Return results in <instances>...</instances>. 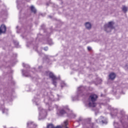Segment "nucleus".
<instances>
[{
    "label": "nucleus",
    "mask_w": 128,
    "mask_h": 128,
    "mask_svg": "<svg viewBox=\"0 0 128 128\" xmlns=\"http://www.w3.org/2000/svg\"><path fill=\"white\" fill-rule=\"evenodd\" d=\"M96 98H98V96L96 94H91L88 99V104L90 108H94L96 106Z\"/></svg>",
    "instance_id": "f257e3e1"
},
{
    "label": "nucleus",
    "mask_w": 128,
    "mask_h": 128,
    "mask_svg": "<svg viewBox=\"0 0 128 128\" xmlns=\"http://www.w3.org/2000/svg\"><path fill=\"white\" fill-rule=\"evenodd\" d=\"M114 23L113 22H110L108 24H106L104 25V30L106 32H110L112 30H114Z\"/></svg>",
    "instance_id": "f03ea898"
},
{
    "label": "nucleus",
    "mask_w": 128,
    "mask_h": 128,
    "mask_svg": "<svg viewBox=\"0 0 128 128\" xmlns=\"http://www.w3.org/2000/svg\"><path fill=\"white\" fill-rule=\"evenodd\" d=\"M46 76H49L50 78L52 79V84L55 86H56V80H58V78H56L54 74H53L52 72L48 71L46 72Z\"/></svg>",
    "instance_id": "7ed1b4c3"
},
{
    "label": "nucleus",
    "mask_w": 128,
    "mask_h": 128,
    "mask_svg": "<svg viewBox=\"0 0 128 128\" xmlns=\"http://www.w3.org/2000/svg\"><path fill=\"white\" fill-rule=\"evenodd\" d=\"M38 110H40L39 112V118L38 120H44L46 118L47 112L44 109H42V108H38Z\"/></svg>",
    "instance_id": "20e7f679"
},
{
    "label": "nucleus",
    "mask_w": 128,
    "mask_h": 128,
    "mask_svg": "<svg viewBox=\"0 0 128 128\" xmlns=\"http://www.w3.org/2000/svg\"><path fill=\"white\" fill-rule=\"evenodd\" d=\"M68 110H70L68 107H64L60 109H58L56 114L58 116H64V114H66V112H68Z\"/></svg>",
    "instance_id": "39448f33"
},
{
    "label": "nucleus",
    "mask_w": 128,
    "mask_h": 128,
    "mask_svg": "<svg viewBox=\"0 0 128 128\" xmlns=\"http://www.w3.org/2000/svg\"><path fill=\"white\" fill-rule=\"evenodd\" d=\"M4 101H0V110H2V114H7L8 110V109L4 108Z\"/></svg>",
    "instance_id": "423d86ee"
},
{
    "label": "nucleus",
    "mask_w": 128,
    "mask_h": 128,
    "mask_svg": "<svg viewBox=\"0 0 128 128\" xmlns=\"http://www.w3.org/2000/svg\"><path fill=\"white\" fill-rule=\"evenodd\" d=\"M54 99L52 98H50L49 99H45L44 100V102L47 105V106H48L49 110H50V104L52 102H54Z\"/></svg>",
    "instance_id": "0eeeda50"
},
{
    "label": "nucleus",
    "mask_w": 128,
    "mask_h": 128,
    "mask_svg": "<svg viewBox=\"0 0 128 128\" xmlns=\"http://www.w3.org/2000/svg\"><path fill=\"white\" fill-rule=\"evenodd\" d=\"M6 32V25L2 24L0 26V35L2 34H4Z\"/></svg>",
    "instance_id": "6e6552de"
},
{
    "label": "nucleus",
    "mask_w": 128,
    "mask_h": 128,
    "mask_svg": "<svg viewBox=\"0 0 128 128\" xmlns=\"http://www.w3.org/2000/svg\"><path fill=\"white\" fill-rule=\"evenodd\" d=\"M102 118H104V117L102 116H100V119H98L96 120V122H98V124H108V121L107 120H102Z\"/></svg>",
    "instance_id": "1a4fd4ad"
},
{
    "label": "nucleus",
    "mask_w": 128,
    "mask_h": 128,
    "mask_svg": "<svg viewBox=\"0 0 128 128\" xmlns=\"http://www.w3.org/2000/svg\"><path fill=\"white\" fill-rule=\"evenodd\" d=\"M68 116L70 118H74L76 116V114H74L72 112L70 111V110L68 112Z\"/></svg>",
    "instance_id": "9d476101"
},
{
    "label": "nucleus",
    "mask_w": 128,
    "mask_h": 128,
    "mask_svg": "<svg viewBox=\"0 0 128 128\" xmlns=\"http://www.w3.org/2000/svg\"><path fill=\"white\" fill-rule=\"evenodd\" d=\"M116 74L114 72H112L109 75V78L110 80H114V78H116Z\"/></svg>",
    "instance_id": "9b49d317"
},
{
    "label": "nucleus",
    "mask_w": 128,
    "mask_h": 128,
    "mask_svg": "<svg viewBox=\"0 0 128 128\" xmlns=\"http://www.w3.org/2000/svg\"><path fill=\"white\" fill-rule=\"evenodd\" d=\"M85 26L87 30H90V28H92V24L88 22L86 23Z\"/></svg>",
    "instance_id": "f8f14e48"
},
{
    "label": "nucleus",
    "mask_w": 128,
    "mask_h": 128,
    "mask_svg": "<svg viewBox=\"0 0 128 128\" xmlns=\"http://www.w3.org/2000/svg\"><path fill=\"white\" fill-rule=\"evenodd\" d=\"M86 90V87H84L83 86H80L78 88V93L80 94V92H82V90Z\"/></svg>",
    "instance_id": "ddd939ff"
},
{
    "label": "nucleus",
    "mask_w": 128,
    "mask_h": 128,
    "mask_svg": "<svg viewBox=\"0 0 128 128\" xmlns=\"http://www.w3.org/2000/svg\"><path fill=\"white\" fill-rule=\"evenodd\" d=\"M22 74L24 76H30V74H28V71H26L24 70H22Z\"/></svg>",
    "instance_id": "4468645a"
},
{
    "label": "nucleus",
    "mask_w": 128,
    "mask_h": 128,
    "mask_svg": "<svg viewBox=\"0 0 128 128\" xmlns=\"http://www.w3.org/2000/svg\"><path fill=\"white\" fill-rule=\"evenodd\" d=\"M30 10L32 12H34V14H36V8L34 6H30Z\"/></svg>",
    "instance_id": "2eb2a0df"
},
{
    "label": "nucleus",
    "mask_w": 128,
    "mask_h": 128,
    "mask_svg": "<svg viewBox=\"0 0 128 128\" xmlns=\"http://www.w3.org/2000/svg\"><path fill=\"white\" fill-rule=\"evenodd\" d=\"M27 126H34V128H36V125L34 124H32V122H28L27 123Z\"/></svg>",
    "instance_id": "dca6fc26"
},
{
    "label": "nucleus",
    "mask_w": 128,
    "mask_h": 128,
    "mask_svg": "<svg viewBox=\"0 0 128 128\" xmlns=\"http://www.w3.org/2000/svg\"><path fill=\"white\" fill-rule=\"evenodd\" d=\"M122 10L123 12H124V14H126V12H128V8H126V6H124L122 8Z\"/></svg>",
    "instance_id": "f3484780"
},
{
    "label": "nucleus",
    "mask_w": 128,
    "mask_h": 128,
    "mask_svg": "<svg viewBox=\"0 0 128 128\" xmlns=\"http://www.w3.org/2000/svg\"><path fill=\"white\" fill-rule=\"evenodd\" d=\"M48 43L49 46H52V44H54V42H52V39H48Z\"/></svg>",
    "instance_id": "a211bd4d"
},
{
    "label": "nucleus",
    "mask_w": 128,
    "mask_h": 128,
    "mask_svg": "<svg viewBox=\"0 0 128 128\" xmlns=\"http://www.w3.org/2000/svg\"><path fill=\"white\" fill-rule=\"evenodd\" d=\"M116 114H118V109H115L114 110V112L112 113L111 115L114 118L113 116H116Z\"/></svg>",
    "instance_id": "6ab92c4d"
},
{
    "label": "nucleus",
    "mask_w": 128,
    "mask_h": 128,
    "mask_svg": "<svg viewBox=\"0 0 128 128\" xmlns=\"http://www.w3.org/2000/svg\"><path fill=\"white\" fill-rule=\"evenodd\" d=\"M38 100H40V99L38 98H34V100H33V102H35V104L36 106H38Z\"/></svg>",
    "instance_id": "aec40b11"
},
{
    "label": "nucleus",
    "mask_w": 128,
    "mask_h": 128,
    "mask_svg": "<svg viewBox=\"0 0 128 128\" xmlns=\"http://www.w3.org/2000/svg\"><path fill=\"white\" fill-rule=\"evenodd\" d=\"M2 98H5V100H6L8 98V96L6 95V92H4L2 96Z\"/></svg>",
    "instance_id": "412c9836"
},
{
    "label": "nucleus",
    "mask_w": 128,
    "mask_h": 128,
    "mask_svg": "<svg viewBox=\"0 0 128 128\" xmlns=\"http://www.w3.org/2000/svg\"><path fill=\"white\" fill-rule=\"evenodd\" d=\"M47 128H54V126L52 124H50L47 126Z\"/></svg>",
    "instance_id": "4be33fe9"
},
{
    "label": "nucleus",
    "mask_w": 128,
    "mask_h": 128,
    "mask_svg": "<svg viewBox=\"0 0 128 128\" xmlns=\"http://www.w3.org/2000/svg\"><path fill=\"white\" fill-rule=\"evenodd\" d=\"M22 66H23L24 68H30L29 65H28V64H23Z\"/></svg>",
    "instance_id": "5701e85b"
},
{
    "label": "nucleus",
    "mask_w": 128,
    "mask_h": 128,
    "mask_svg": "<svg viewBox=\"0 0 128 128\" xmlns=\"http://www.w3.org/2000/svg\"><path fill=\"white\" fill-rule=\"evenodd\" d=\"M14 44L15 46H18V41L14 40Z\"/></svg>",
    "instance_id": "b1692460"
},
{
    "label": "nucleus",
    "mask_w": 128,
    "mask_h": 128,
    "mask_svg": "<svg viewBox=\"0 0 128 128\" xmlns=\"http://www.w3.org/2000/svg\"><path fill=\"white\" fill-rule=\"evenodd\" d=\"M68 121H65L64 122V126H68Z\"/></svg>",
    "instance_id": "393cba45"
},
{
    "label": "nucleus",
    "mask_w": 128,
    "mask_h": 128,
    "mask_svg": "<svg viewBox=\"0 0 128 128\" xmlns=\"http://www.w3.org/2000/svg\"><path fill=\"white\" fill-rule=\"evenodd\" d=\"M44 50L46 52V51H48V46L44 47Z\"/></svg>",
    "instance_id": "a878e982"
},
{
    "label": "nucleus",
    "mask_w": 128,
    "mask_h": 128,
    "mask_svg": "<svg viewBox=\"0 0 128 128\" xmlns=\"http://www.w3.org/2000/svg\"><path fill=\"white\" fill-rule=\"evenodd\" d=\"M72 102H74V100H76V97H72Z\"/></svg>",
    "instance_id": "bb28decb"
},
{
    "label": "nucleus",
    "mask_w": 128,
    "mask_h": 128,
    "mask_svg": "<svg viewBox=\"0 0 128 128\" xmlns=\"http://www.w3.org/2000/svg\"><path fill=\"white\" fill-rule=\"evenodd\" d=\"M54 128H62V126H54Z\"/></svg>",
    "instance_id": "cd10ccee"
},
{
    "label": "nucleus",
    "mask_w": 128,
    "mask_h": 128,
    "mask_svg": "<svg viewBox=\"0 0 128 128\" xmlns=\"http://www.w3.org/2000/svg\"><path fill=\"white\" fill-rule=\"evenodd\" d=\"M40 36H42V34H38L37 40H39Z\"/></svg>",
    "instance_id": "c85d7f7f"
},
{
    "label": "nucleus",
    "mask_w": 128,
    "mask_h": 128,
    "mask_svg": "<svg viewBox=\"0 0 128 128\" xmlns=\"http://www.w3.org/2000/svg\"><path fill=\"white\" fill-rule=\"evenodd\" d=\"M64 86H66V84H64V82H63L62 84H61V86L62 88H64Z\"/></svg>",
    "instance_id": "c756f323"
},
{
    "label": "nucleus",
    "mask_w": 128,
    "mask_h": 128,
    "mask_svg": "<svg viewBox=\"0 0 128 128\" xmlns=\"http://www.w3.org/2000/svg\"><path fill=\"white\" fill-rule=\"evenodd\" d=\"M116 124H118V123L114 122V126H115V128H116Z\"/></svg>",
    "instance_id": "7c9ffc66"
},
{
    "label": "nucleus",
    "mask_w": 128,
    "mask_h": 128,
    "mask_svg": "<svg viewBox=\"0 0 128 128\" xmlns=\"http://www.w3.org/2000/svg\"><path fill=\"white\" fill-rule=\"evenodd\" d=\"M38 47L36 46H34V48L36 50V52H38V48H36Z\"/></svg>",
    "instance_id": "2f4dec72"
},
{
    "label": "nucleus",
    "mask_w": 128,
    "mask_h": 128,
    "mask_svg": "<svg viewBox=\"0 0 128 128\" xmlns=\"http://www.w3.org/2000/svg\"><path fill=\"white\" fill-rule=\"evenodd\" d=\"M88 50H92V48L88 46Z\"/></svg>",
    "instance_id": "473e14b6"
},
{
    "label": "nucleus",
    "mask_w": 128,
    "mask_h": 128,
    "mask_svg": "<svg viewBox=\"0 0 128 128\" xmlns=\"http://www.w3.org/2000/svg\"><path fill=\"white\" fill-rule=\"evenodd\" d=\"M55 106H56V108H58V105H55Z\"/></svg>",
    "instance_id": "72a5a7b5"
},
{
    "label": "nucleus",
    "mask_w": 128,
    "mask_h": 128,
    "mask_svg": "<svg viewBox=\"0 0 128 128\" xmlns=\"http://www.w3.org/2000/svg\"><path fill=\"white\" fill-rule=\"evenodd\" d=\"M45 58H46L48 59V56H45Z\"/></svg>",
    "instance_id": "f704fd0d"
},
{
    "label": "nucleus",
    "mask_w": 128,
    "mask_h": 128,
    "mask_svg": "<svg viewBox=\"0 0 128 128\" xmlns=\"http://www.w3.org/2000/svg\"><path fill=\"white\" fill-rule=\"evenodd\" d=\"M38 52V54H41V52Z\"/></svg>",
    "instance_id": "c9c22d12"
},
{
    "label": "nucleus",
    "mask_w": 128,
    "mask_h": 128,
    "mask_svg": "<svg viewBox=\"0 0 128 128\" xmlns=\"http://www.w3.org/2000/svg\"><path fill=\"white\" fill-rule=\"evenodd\" d=\"M41 26L42 28V26H44V25H42Z\"/></svg>",
    "instance_id": "e433bc0d"
},
{
    "label": "nucleus",
    "mask_w": 128,
    "mask_h": 128,
    "mask_svg": "<svg viewBox=\"0 0 128 128\" xmlns=\"http://www.w3.org/2000/svg\"><path fill=\"white\" fill-rule=\"evenodd\" d=\"M48 5H49V4L47 3L46 4V6H48Z\"/></svg>",
    "instance_id": "4c0bfd02"
},
{
    "label": "nucleus",
    "mask_w": 128,
    "mask_h": 128,
    "mask_svg": "<svg viewBox=\"0 0 128 128\" xmlns=\"http://www.w3.org/2000/svg\"><path fill=\"white\" fill-rule=\"evenodd\" d=\"M16 28H18V26H16Z\"/></svg>",
    "instance_id": "58836bf2"
},
{
    "label": "nucleus",
    "mask_w": 128,
    "mask_h": 128,
    "mask_svg": "<svg viewBox=\"0 0 128 128\" xmlns=\"http://www.w3.org/2000/svg\"><path fill=\"white\" fill-rule=\"evenodd\" d=\"M49 17H50V18H52V16H49Z\"/></svg>",
    "instance_id": "ea45409f"
},
{
    "label": "nucleus",
    "mask_w": 128,
    "mask_h": 128,
    "mask_svg": "<svg viewBox=\"0 0 128 128\" xmlns=\"http://www.w3.org/2000/svg\"><path fill=\"white\" fill-rule=\"evenodd\" d=\"M66 128H68V127H66Z\"/></svg>",
    "instance_id": "a19ab883"
}]
</instances>
